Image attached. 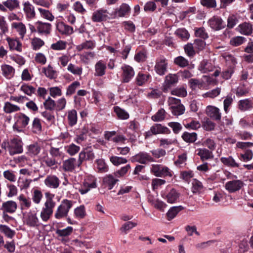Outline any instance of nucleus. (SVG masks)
Masks as SVG:
<instances>
[{"instance_id": "nucleus-1", "label": "nucleus", "mask_w": 253, "mask_h": 253, "mask_svg": "<svg viewBox=\"0 0 253 253\" xmlns=\"http://www.w3.org/2000/svg\"><path fill=\"white\" fill-rule=\"evenodd\" d=\"M45 201L40 212V218L42 222L47 223L53 213V209L56 205L54 201V195L50 193H45Z\"/></svg>"}, {"instance_id": "nucleus-2", "label": "nucleus", "mask_w": 253, "mask_h": 253, "mask_svg": "<svg viewBox=\"0 0 253 253\" xmlns=\"http://www.w3.org/2000/svg\"><path fill=\"white\" fill-rule=\"evenodd\" d=\"M74 202L68 199L63 200L57 207L54 213V217L57 219H61L68 216L70 210L73 205Z\"/></svg>"}, {"instance_id": "nucleus-3", "label": "nucleus", "mask_w": 253, "mask_h": 253, "mask_svg": "<svg viewBox=\"0 0 253 253\" xmlns=\"http://www.w3.org/2000/svg\"><path fill=\"white\" fill-rule=\"evenodd\" d=\"M168 102L169 109L174 116H180L184 113L185 108L184 106L181 103L180 99L173 97H169L168 98Z\"/></svg>"}, {"instance_id": "nucleus-4", "label": "nucleus", "mask_w": 253, "mask_h": 253, "mask_svg": "<svg viewBox=\"0 0 253 253\" xmlns=\"http://www.w3.org/2000/svg\"><path fill=\"white\" fill-rule=\"evenodd\" d=\"M24 224L30 228H38L42 224L35 211H29L23 214Z\"/></svg>"}, {"instance_id": "nucleus-5", "label": "nucleus", "mask_w": 253, "mask_h": 253, "mask_svg": "<svg viewBox=\"0 0 253 253\" xmlns=\"http://www.w3.org/2000/svg\"><path fill=\"white\" fill-rule=\"evenodd\" d=\"M14 119L15 122L13 126V129L17 132L22 131V129L27 126L30 121L29 117L22 113L16 114Z\"/></svg>"}, {"instance_id": "nucleus-6", "label": "nucleus", "mask_w": 253, "mask_h": 253, "mask_svg": "<svg viewBox=\"0 0 253 253\" xmlns=\"http://www.w3.org/2000/svg\"><path fill=\"white\" fill-rule=\"evenodd\" d=\"M168 61L164 55H160L155 60L154 70L159 76L165 75L168 72Z\"/></svg>"}, {"instance_id": "nucleus-7", "label": "nucleus", "mask_w": 253, "mask_h": 253, "mask_svg": "<svg viewBox=\"0 0 253 253\" xmlns=\"http://www.w3.org/2000/svg\"><path fill=\"white\" fill-rule=\"evenodd\" d=\"M151 172L157 177H172V171L167 167L162 165H152Z\"/></svg>"}, {"instance_id": "nucleus-8", "label": "nucleus", "mask_w": 253, "mask_h": 253, "mask_svg": "<svg viewBox=\"0 0 253 253\" xmlns=\"http://www.w3.org/2000/svg\"><path fill=\"white\" fill-rule=\"evenodd\" d=\"M8 151L10 155L20 154L23 152V143L20 138L11 139L8 144Z\"/></svg>"}, {"instance_id": "nucleus-9", "label": "nucleus", "mask_w": 253, "mask_h": 253, "mask_svg": "<svg viewBox=\"0 0 253 253\" xmlns=\"http://www.w3.org/2000/svg\"><path fill=\"white\" fill-rule=\"evenodd\" d=\"M23 11L27 20H31L36 17V11L34 6L29 1L22 2Z\"/></svg>"}, {"instance_id": "nucleus-10", "label": "nucleus", "mask_w": 253, "mask_h": 253, "mask_svg": "<svg viewBox=\"0 0 253 253\" xmlns=\"http://www.w3.org/2000/svg\"><path fill=\"white\" fill-rule=\"evenodd\" d=\"M209 26L214 31H219L226 26V24L222 18L218 16H214L208 21Z\"/></svg>"}, {"instance_id": "nucleus-11", "label": "nucleus", "mask_w": 253, "mask_h": 253, "mask_svg": "<svg viewBox=\"0 0 253 253\" xmlns=\"http://www.w3.org/2000/svg\"><path fill=\"white\" fill-rule=\"evenodd\" d=\"M131 161L141 164H146L148 162L155 161L154 158L146 152H140L135 155L131 158Z\"/></svg>"}, {"instance_id": "nucleus-12", "label": "nucleus", "mask_w": 253, "mask_h": 253, "mask_svg": "<svg viewBox=\"0 0 253 253\" xmlns=\"http://www.w3.org/2000/svg\"><path fill=\"white\" fill-rule=\"evenodd\" d=\"M55 26L56 30L61 35L69 36L73 33L74 30L72 27L59 20L56 21Z\"/></svg>"}, {"instance_id": "nucleus-13", "label": "nucleus", "mask_w": 253, "mask_h": 253, "mask_svg": "<svg viewBox=\"0 0 253 253\" xmlns=\"http://www.w3.org/2000/svg\"><path fill=\"white\" fill-rule=\"evenodd\" d=\"M162 196L167 200L168 203L173 204L178 201L180 193L176 189L171 188L168 190L167 192L164 193Z\"/></svg>"}, {"instance_id": "nucleus-14", "label": "nucleus", "mask_w": 253, "mask_h": 253, "mask_svg": "<svg viewBox=\"0 0 253 253\" xmlns=\"http://www.w3.org/2000/svg\"><path fill=\"white\" fill-rule=\"evenodd\" d=\"M121 69L123 71L122 82L126 83L129 82L135 74L133 69L128 65L123 66Z\"/></svg>"}, {"instance_id": "nucleus-15", "label": "nucleus", "mask_w": 253, "mask_h": 253, "mask_svg": "<svg viewBox=\"0 0 253 253\" xmlns=\"http://www.w3.org/2000/svg\"><path fill=\"white\" fill-rule=\"evenodd\" d=\"M44 183L49 188L57 189L59 186L60 180L57 176L50 174L46 177Z\"/></svg>"}, {"instance_id": "nucleus-16", "label": "nucleus", "mask_w": 253, "mask_h": 253, "mask_svg": "<svg viewBox=\"0 0 253 253\" xmlns=\"http://www.w3.org/2000/svg\"><path fill=\"white\" fill-rule=\"evenodd\" d=\"M11 28L23 40L26 34L27 29L25 25L22 22H13L11 24Z\"/></svg>"}, {"instance_id": "nucleus-17", "label": "nucleus", "mask_w": 253, "mask_h": 253, "mask_svg": "<svg viewBox=\"0 0 253 253\" xmlns=\"http://www.w3.org/2000/svg\"><path fill=\"white\" fill-rule=\"evenodd\" d=\"M244 183L240 180L228 181L225 184L226 189L230 193H234L240 190L244 186Z\"/></svg>"}, {"instance_id": "nucleus-18", "label": "nucleus", "mask_w": 253, "mask_h": 253, "mask_svg": "<svg viewBox=\"0 0 253 253\" xmlns=\"http://www.w3.org/2000/svg\"><path fill=\"white\" fill-rule=\"evenodd\" d=\"M207 115L212 120L219 121L221 120V115L219 109L214 106H209L206 109Z\"/></svg>"}, {"instance_id": "nucleus-19", "label": "nucleus", "mask_w": 253, "mask_h": 253, "mask_svg": "<svg viewBox=\"0 0 253 253\" xmlns=\"http://www.w3.org/2000/svg\"><path fill=\"white\" fill-rule=\"evenodd\" d=\"M130 9L131 8L130 6L127 4L123 3L119 8H117L115 10V17H125L129 14Z\"/></svg>"}, {"instance_id": "nucleus-20", "label": "nucleus", "mask_w": 253, "mask_h": 253, "mask_svg": "<svg viewBox=\"0 0 253 253\" xmlns=\"http://www.w3.org/2000/svg\"><path fill=\"white\" fill-rule=\"evenodd\" d=\"M238 108L242 112H245L253 108V100L246 98L240 100L238 103Z\"/></svg>"}, {"instance_id": "nucleus-21", "label": "nucleus", "mask_w": 253, "mask_h": 253, "mask_svg": "<svg viewBox=\"0 0 253 253\" xmlns=\"http://www.w3.org/2000/svg\"><path fill=\"white\" fill-rule=\"evenodd\" d=\"M77 166L78 167V162L74 158H70L63 162L62 168L65 171H73Z\"/></svg>"}, {"instance_id": "nucleus-22", "label": "nucleus", "mask_w": 253, "mask_h": 253, "mask_svg": "<svg viewBox=\"0 0 253 253\" xmlns=\"http://www.w3.org/2000/svg\"><path fill=\"white\" fill-rule=\"evenodd\" d=\"M6 40L8 44L9 49L11 50H16L18 52H22V44L18 39H13L7 37Z\"/></svg>"}, {"instance_id": "nucleus-23", "label": "nucleus", "mask_w": 253, "mask_h": 253, "mask_svg": "<svg viewBox=\"0 0 253 253\" xmlns=\"http://www.w3.org/2000/svg\"><path fill=\"white\" fill-rule=\"evenodd\" d=\"M221 162L225 166L232 168H240V164L233 158L232 156H228V157H221L220 158Z\"/></svg>"}, {"instance_id": "nucleus-24", "label": "nucleus", "mask_w": 253, "mask_h": 253, "mask_svg": "<svg viewBox=\"0 0 253 253\" xmlns=\"http://www.w3.org/2000/svg\"><path fill=\"white\" fill-rule=\"evenodd\" d=\"M17 208V205L13 201H7L2 204L1 210L3 212L14 213Z\"/></svg>"}, {"instance_id": "nucleus-25", "label": "nucleus", "mask_w": 253, "mask_h": 253, "mask_svg": "<svg viewBox=\"0 0 253 253\" xmlns=\"http://www.w3.org/2000/svg\"><path fill=\"white\" fill-rule=\"evenodd\" d=\"M37 29L39 33L47 35L50 33L51 25L49 23L38 21L37 22Z\"/></svg>"}, {"instance_id": "nucleus-26", "label": "nucleus", "mask_w": 253, "mask_h": 253, "mask_svg": "<svg viewBox=\"0 0 253 253\" xmlns=\"http://www.w3.org/2000/svg\"><path fill=\"white\" fill-rule=\"evenodd\" d=\"M151 78L149 73H143L141 72H139L135 78V82L137 85L142 86Z\"/></svg>"}, {"instance_id": "nucleus-27", "label": "nucleus", "mask_w": 253, "mask_h": 253, "mask_svg": "<svg viewBox=\"0 0 253 253\" xmlns=\"http://www.w3.org/2000/svg\"><path fill=\"white\" fill-rule=\"evenodd\" d=\"M151 128L152 131H153L154 135L158 134H168L170 133V130L168 127L160 124H155L151 126Z\"/></svg>"}, {"instance_id": "nucleus-28", "label": "nucleus", "mask_w": 253, "mask_h": 253, "mask_svg": "<svg viewBox=\"0 0 253 253\" xmlns=\"http://www.w3.org/2000/svg\"><path fill=\"white\" fill-rule=\"evenodd\" d=\"M118 181L119 180L115 178L113 175L108 174L103 178V184L108 189L111 190Z\"/></svg>"}, {"instance_id": "nucleus-29", "label": "nucleus", "mask_w": 253, "mask_h": 253, "mask_svg": "<svg viewBox=\"0 0 253 253\" xmlns=\"http://www.w3.org/2000/svg\"><path fill=\"white\" fill-rule=\"evenodd\" d=\"M214 66L207 60H203L200 63L198 69L203 73H207L212 71Z\"/></svg>"}, {"instance_id": "nucleus-30", "label": "nucleus", "mask_w": 253, "mask_h": 253, "mask_svg": "<svg viewBox=\"0 0 253 253\" xmlns=\"http://www.w3.org/2000/svg\"><path fill=\"white\" fill-rule=\"evenodd\" d=\"M237 30L242 34L250 35L253 33V26L252 24L249 23L244 22L240 24Z\"/></svg>"}, {"instance_id": "nucleus-31", "label": "nucleus", "mask_w": 253, "mask_h": 253, "mask_svg": "<svg viewBox=\"0 0 253 253\" xmlns=\"http://www.w3.org/2000/svg\"><path fill=\"white\" fill-rule=\"evenodd\" d=\"M2 75L7 79L12 78L15 73V69L10 65L4 64L1 66Z\"/></svg>"}, {"instance_id": "nucleus-32", "label": "nucleus", "mask_w": 253, "mask_h": 253, "mask_svg": "<svg viewBox=\"0 0 253 253\" xmlns=\"http://www.w3.org/2000/svg\"><path fill=\"white\" fill-rule=\"evenodd\" d=\"M198 151L197 155L200 157L202 161L212 159L213 158L212 152L206 148H200Z\"/></svg>"}, {"instance_id": "nucleus-33", "label": "nucleus", "mask_w": 253, "mask_h": 253, "mask_svg": "<svg viewBox=\"0 0 253 253\" xmlns=\"http://www.w3.org/2000/svg\"><path fill=\"white\" fill-rule=\"evenodd\" d=\"M181 138L184 141L188 143H193L197 139V134L196 132H188L187 131L184 132Z\"/></svg>"}, {"instance_id": "nucleus-34", "label": "nucleus", "mask_w": 253, "mask_h": 253, "mask_svg": "<svg viewBox=\"0 0 253 253\" xmlns=\"http://www.w3.org/2000/svg\"><path fill=\"white\" fill-rule=\"evenodd\" d=\"M42 72L45 76L50 79H56L57 76L56 71L50 65H48L46 67L43 68Z\"/></svg>"}, {"instance_id": "nucleus-35", "label": "nucleus", "mask_w": 253, "mask_h": 253, "mask_svg": "<svg viewBox=\"0 0 253 253\" xmlns=\"http://www.w3.org/2000/svg\"><path fill=\"white\" fill-rule=\"evenodd\" d=\"M94 187L95 181H93L92 182L89 183L86 180H85L83 184L81 185L80 188L79 189V191L81 194L84 195L87 193L90 189Z\"/></svg>"}, {"instance_id": "nucleus-36", "label": "nucleus", "mask_w": 253, "mask_h": 253, "mask_svg": "<svg viewBox=\"0 0 253 253\" xmlns=\"http://www.w3.org/2000/svg\"><path fill=\"white\" fill-rule=\"evenodd\" d=\"M20 110L19 106L9 102H6L3 106V111L5 113L10 114Z\"/></svg>"}, {"instance_id": "nucleus-37", "label": "nucleus", "mask_w": 253, "mask_h": 253, "mask_svg": "<svg viewBox=\"0 0 253 253\" xmlns=\"http://www.w3.org/2000/svg\"><path fill=\"white\" fill-rule=\"evenodd\" d=\"M183 209V207L181 206H175L170 208L167 213L168 219L169 220H170L173 219L178 213Z\"/></svg>"}, {"instance_id": "nucleus-38", "label": "nucleus", "mask_w": 253, "mask_h": 253, "mask_svg": "<svg viewBox=\"0 0 253 253\" xmlns=\"http://www.w3.org/2000/svg\"><path fill=\"white\" fill-rule=\"evenodd\" d=\"M106 64L102 60L96 63V76L101 77L105 74Z\"/></svg>"}, {"instance_id": "nucleus-39", "label": "nucleus", "mask_w": 253, "mask_h": 253, "mask_svg": "<svg viewBox=\"0 0 253 253\" xmlns=\"http://www.w3.org/2000/svg\"><path fill=\"white\" fill-rule=\"evenodd\" d=\"M3 3L6 9H8L10 11L18 8L20 6V2L18 0H6L3 1Z\"/></svg>"}, {"instance_id": "nucleus-40", "label": "nucleus", "mask_w": 253, "mask_h": 253, "mask_svg": "<svg viewBox=\"0 0 253 253\" xmlns=\"http://www.w3.org/2000/svg\"><path fill=\"white\" fill-rule=\"evenodd\" d=\"M40 16L49 21H52L54 19V16L52 13L48 10L43 9L41 7L38 8Z\"/></svg>"}, {"instance_id": "nucleus-41", "label": "nucleus", "mask_w": 253, "mask_h": 253, "mask_svg": "<svg viewBox=\"0 0 253 253\" xmlns=\"http://www.w3.org/2000/svg\"><path fill=\"white\" fill-rule=\"evenodd\" d=\"M20 90L28 96H32L35 94L36 90L35 87L27 84H22Z\"/></svg>"}, {"instance_id": "nucleus-42", "label": "nucleus", "mask_w": 253, "mask_h": 253, "mask_svg": "<svg viewBox=\"0 0 253 253\" xmlns=\"http://www.w3.org/2000/svg\"><path fill=\"white\" fill-rule=\"evenodd\" d=\"M67 118L69 126H75L77 122V111L74 109L69 111Z\"/></svg>"}, {"instance_id": "nucleus-43", "label": "nucleus", "mask_w": 253, "mask_h": 253, "mask_svg": "<svg viewBox=\"0 0 253 253\" xmlns=\"http://www.w3.org/2000/svg\"><path fill=\"white\" fill-rule=\"evenodd\" d=\"M106 9H100L96 11V22L105 21L108 18Z\"/></svg>"}, {"instance_id": "nucleus-44", "label": "nucleus", "mask_w": 253, "mask_h": 253, "mask_svg": "<svg viewBox=\"0 0 253 253\" xmlns=\"http://www.w3.org/2000/svg\"><path fill=\"white\" fill-rule=\"evenodd\" d=\"M18 199L22 209H28L31 207V201L29 198H26L23 195H20Z\"/></svg>"}, {"instance_id": "nucleus-45", "label": "nucleus", "mask_w": 253, "mask_h": 253, "mask_svg": "<svg viewBox=\"0 0 253 253\" xmlns=\"http://www.w3.org/2000/svg\"><path fill=\"white\" fill-rule=\"evenodd\" d=\"M137 223L132 221H127L122 225L120 230L122 233L126 234L133 228L136 226Z\"/></svg>"}, {"instance_id": "nucleus-46", "label": "nucleus", "mask_w": 253, "mask_h": 253, "mask_svg": "<svg viewBox=\"0 0 253 253\" xmlns=\"http://www.w3.org/2000/svg\"><path fill=\"white\" fill-rule=\"evenodd\" d=\"M178 38H180L182 40L185 41L188 40L190 35L188 32L185 28H178L174 33Z\"/></svg>"}, {"instance_id": "nucleus-47", "label": "nucleus", "mask_w": 253, "mask_h": 253, "mask_svg": "<svg viewBox=\"0 0 253 253\" xmlns=\"http://www.w3.org/2000/svg\"><path fill=\"white\" fill-rule=\"evenodd\" d=\"M114 111L117 117L122 120H126L129 118V114L124 109L119 106L114 107Z\"/></svg>"}, {"instance_id": "nucleus-48", "label": "nucleus", "mask_w": 253, "mask_h": 253, "mask_svg": "<svg viewBox=\"0 0 253 253\" xmlns=\"http://www.w3.org/2000/svg\"><path fill=\"white\" fill-rule=\"evenodd\" d=\"M40 151L41 147L39 145L35 143L28 146L27 153L31 156H36L40 153Z\"/></svg>"}, {"instance_id": "nucleus-49", "label": "nucleus", "mask_w": 253, "mask_h": 253, "mask_svg": "<svg viewBox=\"0 0 253 253\" xmlns=\"http://www.w3.org/2000/svg\"><path fill=\"white\" fill-rule=\"evenodd\" d=\"M166 114L165 110L163 108H161L152 116L151 119L154 122H161L165 119Z\"/></svg>"}, {"instance_id": "nucleus-50", "label": "nucleus", "mask_w": 253, "mask_h": 253, "mask_svg": "<svg viewBox=\"0 0 253 253\" xmlns=\"http://www.w3.org/2000/svg\"><path fill=\"white\" fill-rule=\"evenodd\" d=\"M42 124L41 120L38 118L33 120L32 124V130L35 133H39L42 131Z\"/></svg>"}, {"instance_id": "nucleus-51", "label": "nucleus", "mask_w": 253, "mask_h": 253, "mask_svg": "<svg viewBox=\"0 0 253 253\" xmlns=\"http://www.w3.org/2000/svg\"><path fill=\"white\" fill-rule=\"evenodd\" d=\"M0 231L9 238L12 239L15 234V231L5 225H0Z\"/></svg>"}, {"instance_id": "nucleus-52", "label": "nucleus", "mask_w": 253, "mask_h": 253, "mask_svg": "<svg viewBox=\"0 0 253 253\" xmlns=\"http://www.w3.org/2000/svg\"><path fill=\"white\" fill-rule=\"evenodd\" d=\"M68 71L75 75H81L82 74L83 69L81 67L70 63L68 65Z\"/></svg>"}, {"instance_id": "nucleus-53", "label": "nucleus", "mask_w": 253, "mask_h": 253, "mask_svg": "<svg viewBox=\"0 0 253 253\" xmlns=\"http://www.w3.org/2000/svg\"><path fill=\"white\" fill-rule=\"evenodd\" d=\"M98 172L105 173L108 171L109 168L103 159H99L96 162Z\"/></svg>"}, {"instance_id": "nucleus-54", "label": "nucleus", "mask_w": 253, "mask_h": 253, "mask_svg": "<svg viewBox=\"0 0 253 253\" xmlns=\"http://www.w3.org/2000/svg\"><path fill=\"white\" fill-rule=\"evenodd\" d=\"M110 161L115 166L126 164L127 162V160L126 158L116 156L110 157Z\"/></svg>"}, {"instance_id": "nucleus-55", "label": "nucleus", "mask_w": 253, "mask_h": 253, "mask_svg": "<svg viewBox=\"0 0 253 253\" xmlns=\"http://www.w3.org/2000/svg\"><path fill=\"white\" fill-rule=\"evenodd\" d=\"M67 43L65 41L59 40L51 45L50 48L55 50H62L66 49Z\"/></svg>"}, {"instance_id": "nucleus-56", "label": "nucleus", "mask_w": 253, "mask_h": 253, "mask_svg": "<svg viewBox=\"0 0 253 253\" xmlns=\"http://www.w3.org/2000/svg\"><path fill=\"white\" fill-rule=\"evenodd\" d=\"M165 83L171 86H173L178 83V77L176 74H169L165 78Z\"/></svg>"}, {"instance_id": "nucleus-57", "label": "nucleus", "mask_w": 253, "mask_h": 253, "mask_svg": "<svg viewBox=\"0 0 253 253\" xmlns=\"http://www.w3.org/2000/svg\"><path fill=\"white\" fill-rule=\"evenodd\" d=\"M253 157V151L250 149H247L244 153L240 154L239 157L240 160L244 162H247L251 160Z\"/></svg>"}, {"instance_id": "nucleus-58", "label": "nucleus", "mask_w": 253, "mask_h": 253, "mask_svg": "<svg viewBox=\"0 0 253 253\" xmlns=\"http://www.w3.org/2000/svg\"><path fill=\"white\" fill-rule=\"evenodd\" d=\"M194 175V172L191 170H183L180 172L179 177L185 182H189Z\"/></svg>"}, {"instance_id": "nucleus-59", "label": "nucleus", "mask_w": 253, "mask_h": 253, "mask_svg": "<svg viewBox=\"0 0 253 253\" xmlns=\"http://www.w3.org/2000/svg\"><path fill=\"white\" fill-rule=\"evenodd\" d=\"M0 34L5 35L8 32V25L4 16H0Z\"/></svg>"}, {"instance_id": "nucleus-60", "label": "nucleus", "mask_w": 253, "mask_h": 253, "mask_svg": "<svg viewBox=\"0 0 253 253\" xmlns=\"http://www.w3.org/2000/svg\"><path fill=\"white\" fill-rule=\"evenodd\" d=\"M74 214L78 219H82L85 216V210L84 205H81L74 210Z\"/></svg>"}, {"instance_id": "nucleus-61", "label": "nucleus", "mask_w": 253, "mask_h": 253, "mask_svg": "<svg viewBox=\"0 0 253 253\" xmlns=\"http://www.w3.org/2000/svg\"><path fill=\"white\" fill-rule=\"evenodd\" d=\"M88 132V126H84L82 129L81 133L80 134L77 135L75 139V141L78 144L81 143L82 141L86 138V133Z\"/></svg>"}, {"instance_id": "nucleus-62", "label": "nucleus", "mask_w": 253, "mask_h": 253, "mask_svg": "<svg viewBox=\"0 0 253 253\" xmlns=\"http://www.w3.org/2000/svg\"><path fill=\"white\" fill-rule=\"evenodd\" d=\"M192 184V191L193 193L200 192L203 189L202 183L196 179H193Z\"/></svg>"}, {"instance_id": "nucleus-63", "label": "nucleus", "mask_w": 253, "mask_h": 253, "mask_svg": "<svg viewBox=\"0 0 253 253\" xmlns=\"http://www.w3.org/2000/svg\"><path fill=\"white\" fill-rule=\"evenodd\" d=\"M80 86V83L78 81H75L69 85L66 90V95L70 96L75 93L76 90Z\"/></svg>"}, {"instance_id": "nucleus-64", "label": "nucleus", "mask_w": 253, "mask_h": 253, "mask_svg": "<svg viewBox=\"0 0 253 253\" xmlns=\"http://www.w3.org/2000/svg\"><path fill=\"white\" fill-rule=\"evenodd\" d=\"M72 8L77 13L84 15L86 12L83 4L80 1H75L72 5Z\"/></svg>"}]
</instances>
